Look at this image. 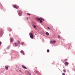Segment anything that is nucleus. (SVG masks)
<instances>
[{"label": "nucleus", "mask_w": 75, "mask_h": 75, "mask_svg": "<svg viewBox=\"0 0 75 75\" xmlns=\"http://www.w3.org/2000/svg\"><path fill=\"white\" fill-rule=\"evenodd\" d=\"M43 21H44V19H41Z\"/></svg>", "instance_id": "nucleus-26"}, {"label": "nucleus", "mask_w": 75, "mask_h": 75, "mask_svg": "<svg viewBox=\"0 0 75 75\" xmlns=\"http://www.w3.org/2000/svg\"><path fill=\"white\" fill-rule=\"evenodd\" d=\"M21 44L22 45H23V44H24V42H22Z\"/></svg>", "instance_id": "nucleus-22"}, {"label": "nucleus", "mask_w": 75, "mask_h": 75, "mask_svg": "<svg viewBox=\"0 0 75 75\" xmlns=\"http://www.w3.org/2000/svg\"><path fill=\"white\" fill-rule=\"evenodd\" d=\"M63 71L64 72H67V71L65 69L63 70Z\"/></svg>", "instance_id": "nucleus-17"}, {"label": "nucleus", "mask_w": 75, "mask_h": 75, "mask_svg": "<svg viewBox=\"0 0 75 75\" xmlns=\"http://www.w3.org/2000/svg\"><path fill=\"white\" fill-rule=\"evenodd\" d=\"M64 64L66 66H67V65H68V62H66L64 63Z\"/></svg>", "instance_id": "nucleus-8"}, {"label": "nucleus", "mask_w": 75, "mask_h": 75, "mask_svg": "<svg viewBox=\"0 0 75 75\" xmlns=\"http://www.w3.org/2000/svg\"><path fill=\"white\" fill-rule=\"evenodd\" d=\"M36 26L35 25H33V28H35V27H36Z\"/></svg>", "instance_id": "nucleus-21"}, {"label": "nucleus", "mask_w": 75, "mask_h": 75, "mask_svg": "<svg viewBox=\"0 0 75 75\" xmlns=\"http://www.w3.org/2000/svg\"><path fill=\"white\" fill-rule=\"evenodd\" d=\"M10 47V46H8L7 47V49L8 50V49H9Z\"/></svg>", "instance_id": "nucleus-18"}, {"label": "nucleus", "mask_w": 75, "mask_h": 75, "mask_svg": "<svg viewBox=\"0 0 75 75\" xmlns=\"http://www.w3.org/2000/svg\"><path fill=\"white\" fill-rule=\"evenodd\" d=\"M35 19H42V18H35Z\"/></svg>", "instance_id": "nucleus-15"}, {"label": "nucleus", "mask_w": 75, "mask_h": 75, "mask_svg": "<svg viewBox=\"0 0 75 75\" xmlns=\"http://www.w3.org/2000/svg\"><path fill=\"white\" fill-rule=\"evenodd\" d=\"M17 42H18V44H20V41L19 40H18L17 41Z\"/></svg>", "instance_id": "nucleus-16"}, {"label": "nucleus", "mask_w": 75, "mask_h": 75, "mask_svg": "<svg viewBox=\"0 0 75 75\" xmlns=\"http://www.w3.org/2000/svg\"><path fill=\"white\" fill-rule=\"evenodd\" d=\"M20 52L21 53V54H23V55H25V53H24V51L22 50Z\"/></svg>", "instance_id": "nucleus-6"}, {"label": "nucleus", "mask_w": 75, "mask_h": 75, "mask_svg": "<svg viewBox=\"0 0 75 75\" xmlns=\"http://www.w3.org/2000/svg\"><path fill=\"white\" fill-rule=\"evenodd\" d=\"M27 19H28V18H27Z\"/></svg>", "instance_id": "nucleus-30"}, {"label": "nucleus", "mask_w": 75, "mask_h": 75, "mask_svg": "<svg viewBox=\"0 0 75 75\" xmlns=\"http://www.w3.org/2000/svg\"><path fill=\"white\" fill-rule=\"evenodd\" d=\"M5 68H6V69H7V70H8V67H7V66H5Z\"/></svg>", "instance_id": "nucleus-12"}, {"label": "nucleus", "mask_w": 75, "mask_h": 75, "mask_svg": "<svg viewBox=\"0 0 75 75\" xmlns=\"http://www.w3.org/2000/svg\"><path fill=\"white\" fill-rule=\"evenodd\" d=\"M3 35V32L2 29H1L0 30V36L2 37Z\"/></svg>", "instance_id": "nucleus-1"}, {"label": "nucleus", "mask_w": 75, "mask_h": 75, "mask_svg": "<svg viewBox=\"0 0 75 75\" xmlns=\"http://www.w3.org/2000/svg\"><path fill=\"white\" fill-rule=\"evenodd\" d=\"M10 42H13L14 41V40L12 38H11L10 39Z\"/></svg>", "instance_id": "nucleus-7"}, {"label": "nucleus", "mask_w": 75, "mask_h": 75, "mask_svg": "<svg viewBox=\"0 0 75 75\" xmlns=\"http://www.w3.org/2000/svg\"><path fill=\"white\" fill-rule=\"evenodd\" d=\"M20 75H22V74H20Z\"/></svg>", "instance_id": "nucleus-31"}, {"label": "nucleus", "mask_w": 75, "mask_h": 75, "mask_svg": "<svg viewBox=\"0 0 75 75\" xmlns=\"http://www.w3.org/2000/svg\"><path fill=\"white\" fill-rule=\"evenodd\" d=\"M18 45V43H15V45L16 46H17V45Z\"/></svg>", "instance_id": "nucleus-14"}, {"label": "nucleus", "mask_w": 75, "mask_h": 75, "mask_svg": "<svg viewBox=\"0 0 75 75\" xmlns=\"http://www.w3.org/2000/svg\"><path fill=\"white\" fill-rule=\"evenodd\" d=\"M62 75H65V74H64V73H63V74H62Z\"/></svg>", "instance_id": "nucleus-27"}, {"label": "nucleus", "mask_w": 75, "mask_h": 75, "mask_svg": "<svg viewBox=\"0 0 75 75\" xmlns=\"http://www.w3.org/2000/svg\"><path fill=\"white\" fill-rule=\"evenodd\" d=\"M29 75H31V73H29Z\"/></svg>", "instance_id": "nucleus-28"}, {"label": "nucleus", "mask_w": 75, "mask_h": 75, "mask_svg": "<svg viewBox=\"0 0 75 75\" xmlns=\"http://www.w3.org/2000/svg\"><path fill=\"white\" fill-rule=\"evenodd\" d=\"M47 52H50V50L48 49L47 50Z\"/></svg>", "instance_id": "nucleus-20"}, {"label": "nucleus", "mask_w": 75, "mask_h": 75, "mask_svg": "<svg viewBox=\"0 0 75 75\" xmlns=\"http://www.w3.org/2000/svg\"><path fill=\"white\" fill-rule=\"evenodd\" d=\"M22 11H19L18 12V14L19 16H21L22 14Z\"/></svg>", "instance_id": "nucleus-4"}, {"label": "nucleus", "mask_w": 75, "mask_h": 75, "mask_svg": "<svg viewBox=\"0 0 75 75\" xmlns=\"http://www.w3.org/2000/svg\"><path fill=\"white\" fill-rule=\"evenodd\" d=\"M67 59H65V61H67Z\"/></svg>", "instance_id": "nucleus-29"}, {"label": "nucleus", "mask_w": 75, "mask_h": 75, "mask_svg": "<svg viewBox=\"0 0 75 75\" xmlns=\"http://www.w3.org/2000/svg\"><path fill=\"white\" fill-rule=\"evenodd\" d=\"M47 28L49 30H50V28H49V27H47Z\"/></svg>", "instance_id": "nucleus-24"}, {"label": "nucleus", "mask_w": 75, "mask_h": 75, "mask_svg": "<svg viewBox=\"0 0 75 75\" xmlns=\"http://www.w3.org/2000/svg\"><path fill=\"white\" fill-rule=\"evenodd\" d=\"M50 43H51V44H55V43L56 42V41H50Z\"/></svg>", "instance_id": "nucleus-5"}, {"label": "nucleus", "mask_w": 75, "mask_h": 75, "mask_svg": "<svg viewBox=\"0 0 75 75\" xmlns=\"http://www.w3.org/2000/svg\"><path fill=\"white\" fill-rule=\"evenodd\" d=\"M13 7H14L15 8H16V9H18V8H19V6H16L15 5H13Z\"/></svg>", "instance_id": "nucleus-3"}, {"label": "nucleus", "mask_w": 75, "mask_h": 75, "mask_svg": "<svg viewBox=\"0 0 75 75\" xmlns=\"http://www.w3.org/2000/svg\"><path fill=\"white\" fill-rule=\"evenodd\" d=\"M22 68H24V69H27V68L25 67V66H24L23 65H22Z\"/></svg>", "instance_id": "nucleus-10"}, {"label": "nucleus", "mask_w": 75, "mask_h": 75, "mask_svg": "<svg viewBox=\"0 0 75 75\" xmlns=\"http://www.w3.org/2000/svg\"><path fill=\"white\" fill-rule=\"evenodd\" d=\"M38 20H39L40 21V23H42V20H40V19H38Z\"/></svg>", "instance_id": "nucleus-13"}, {"label": "nucleus", "mask_w": 75, "mask_h": 75, "mask_svg": "<svg viewBox=\"0 0 75 75\" xmlns=\"http://www.w3.org/2000/svg\"><path fill=\"white\" fill-rule=\"evenodd\" d=\"M58 37V38H60V36H59V35Z\"/></svg>", "instance_id": "nucleus-25"}, {"label": "nucleus", "mask_w": 75, "mask_h": 75, "mask_svg": "<svg viewBox=\"0 0 75 75\" xmlns=\"http://www.w3.org/2000/svg\"><path fill=\"white\" fill-rule=\"evenodd\" d=\"M29 35H30V37L31 38H32V39H33V33H30Z\"/></svg>", "instance_id": "nucleus-2"}, {"label": "nucleus", "mask_w": 75, "mask_h": 75, "mask_svg": "<svg viewBox=\"0 0 75 75\" xmlns=\"http://www.w3.org/2000/svg\"><path fill=\"white\" fill-rule=\"evenodd\" d=\"M27 14L28 15V16H30L31 14L29 13H27Z\"/></svg>", "instance_id": "nucleus-19"}, {"label": "nucleus", "mask_w": 75, "mask_h": 75, "mask_svg": "<svg viewBox=\"0 0 75 75\" xmlns=\"http://www.w3.org/2000/svg\"><path fill=\"white\" fill-rule=\"evenodd\" d=\"M46 34L47 35H49V33H48L47 32H46Z\"/></svg>", "instance_id": "nucleus-11"}, {"label": "nucleus", "mask_w": 75, "mask_h": 75, "mask_svg": "<svg viewBox=\"0 0 75 75\" xmlns=\"http://www.w3.org/2000/svg\"><path fill=\"white\" fill-rule=\"evenodd\" d=\"M8 31H12V30H11V28H9V29H8Z\"/></svg>", "instance_id": "nucleus-9"}, {"label": "nucleus", "mask_w": 75, "mask_h": 75, "mask_svg": "<svg viewBox=\"0 0 75 75\" xmlns=\"http://www.w3.org/2000/svg\"><path fill=\"white\" fill-rule=\"evenodd\" d=\"M19 71H20L21 72V73L22 72V71H21V70H19Z\"/></svg>", "instance_id": "nucleus-23"}]
</instances>
